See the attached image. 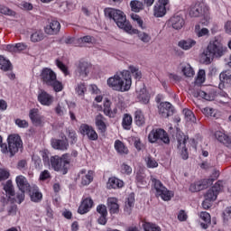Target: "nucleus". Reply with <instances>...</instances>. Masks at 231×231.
<instances>
[{"instance_id": "nucleus-16", "label": "nucleus", "mask_w": 231, "mask_h": 231, "mask_svg": "<svg viewBox=\"0 0 231 231\" xmlns=\"http://www.w3.org/2000/svg\"><path fill=\"white\" fill-rule=\"evenodd\" d=\"M159 115L162 118H169L174 115V106L170 102H162L159 106Z\"/></svg>"}, {"instance_id": "nucleus-50", "label": "nucleus", "mask_w": 231, "mask_h": 231, "mask_svg": "<svg viewBox=\"0 0 231 231\" xmlns=\"http://www.w3.org/2000/svg\"><path fill=\"white\" fill-rule=\"evenodd\" d=\"M131 19L134 20V22L135 23V24H137L139 26V28L143 29V20H142V17H140V15L136 14H131Z\"/></svg>"}, {"instance_id": "nucleus-44", "label": "nucleus", "mask_w": 231, "mask_h": 231, "mask_svg": "<svg viewBox=\"0 0 231 231\" xmlns=\"http://www.w3.org/2000/svg\"><path fill=\"white\" fill-rule=\"evenodd\" d=\"M205 80H206L205 69H199L198 72L197 79L195 80V84L197 86H201V84H203Z\"/></svg>"}, {"instance_id": "nucleus-31", "label": "nucleus", "mask_w": 231, "mask_h": 231, "mask_svg": "<svg viewBox=\"0 0 231 231\" xmlns=\"http://www.w3.org/2000/svg\"><path fill=\"white\" fill-rule=\"evenodd\" d=\"M107 189H122L124 181L118 178L111 177L107 181Z\"/></svg>"}, {"instance_id": "nucleus-7", "label": "nucleus", "mask_w": 231, "mask_h": 231, "mask_svg": "<svg viewBox=\"0 0 231 231\" xmlns=\"http://www.w3.org/2000/svg\"><path fill=\"white\" fill-rule=\"evenodd\" d=\"M209 11L210 9L208 8V6L205 5V4L197 2L189 7L188 14L189 17H192V18L201 17V15H206L207 19H210V17H208Z\"/></svg>"}, {"instance_id": "nucleus-32", "label": "nucleus", "mask_w": 231, "mask_h": 231, "mask_svg": "<svg viewBox=\"0 0 231 231\" xmlns=\"http://www.w3.org/2000/svg\"><path fill=\"white\" fill-rule=\"evenodd\" d=\"M115 149L118 154H129V148L120 140H116Z\"/></svg>"}, {"instance_id": "nucleus-35", "label": "nucleus", "mask_w": 231, "mask_h": 231, "mask_svg": "<svg viewBox=\"0 0 231 231\" xmlns=\"http://www.w3.org/2000/svg\"><path fill=\"white\" fill-rule=\"evenodd\" d=\"M134 122L139 127L145 125V116H143V113L141 110L135 111Z\"/></svg>"}, {"instance_id": "nucleus-49", "label": "nucleus", "mask_w": 231, "mask_h": 231, "mask_svg": "<svg viewBox=\"0 0 231 231\" xmlns=\"http://www.w3.org/2000/svg\"><path fill=\"white\" fill-rule=\"evenodd\" d=\"M183 113L187 122H196V116H194V113L190 111V109L184 108Z\"/></svg>"}, {"instance_id": "nucleus-59", "label": "nucleus", "mask_w": 231, "mask_h": 231, "mask_svg": "<svg viewBox=\"0 0 231 231\" xmlns=\"http://www.w3.org/2000/svg\"><path fill=\"white\" fill-rule=\"evenodd\" d=\"M51 178V174L48 170L42 171V173L40 174V180L42 181H46V180H50Z\"/></svg>"}, {"instance_id": "nucleus-8", "label": "nucleus", "mask_w": 231, "mask_h": 231, "mask_svg": "<svg viewBox=\"0 0 231 231\" xmlns=\"http://www.w3.org/2000/svg\"><path fill=\"white\" fill-rule=\"evenodd\" d=\"M148 140L151 143H156V142H162L166 144L171 143L169 134L162 128L152 129L148 135Z\"/></svg>"}, {"instance_id": "nucleus-55", "label": "nucleus", "mask_w": 231, "mask_h": 231, "mask_svg": "<svg viewBox=\"0 0 231 231\" xmlns=\"http://www.w3.org/2000/svg\"><path fill=\"white\" fill-rule=\"evenodd\" d=\"M86 91H88V88H86V84L84 83H79L76 88V92L78 93V95H80L81 97H83Z\"/></svg>"}, {"instance_id": "nucleus-60", "label": "nucleus", "mask_w": 231, "mask_h": 231, "mask_svg": "<svg viewBox=\"0 0 231 231\" xmlns=\"http://www.w3.org/2000/svg\"><path fill=\"white\" fill-rule=\"evenodd\" d=\"M10 178V172L6 170H0V181H5V180H8Z\"/></svg>"}, {"instance_id": "nucleus-2", "label": "nucleus", "mask_w": 231, "mask_h": 231, "mask_svg": "<svg viewBox=\"0 0 231 231\" xmlns=\"http://www.w3.org/2000/svg\"><path fill=\"white\" fill-rule=\"evenodd\" d=\"M226 53V47L223 45L219 39L215 38L209 42L204 51L205 62L206 64H210L214 59H221Z\"/></svg>"}, {"instance_id": "nucleus-10", "label": "nucleus", "mask_w": 231, "mask_h": 231, "mask_svg": "<svg viewBox=\"0 0 231 231\" xmlns=\"http://www.w3.org/2000/svg\"><path fill=\"white\" fill-rule=\"evenodd\" d=\"M8 145L10 156H14L16 152H19V149H23V140L19 134H11L8 137Z\"/></svg>"}, {"instance_id": "nucleus-51", "label": "nucleus", "mask_w": 231, "mask_h": 231, "mask_svg": "<svg viewBox=\"0 0 231 231\" xmlns=\"http://www.w3.org/2000/svg\"><path fill=\"white\" fill-rule=\"evenodd\" d=\"M203 115H205V116H211L213 118H216V110L214 108H210V107H204L201 109Z\"/></svg>"}, {"instance_id": "nucleus-27", "label": "nucleus", "mask_w": 231, "mask_h": 231, "mask_svg": "<svg viewBox=\"0 0 231 231\" xmlns=\"http://www.w3.org/2000/svg\"><path fill=\"white\" fill-rule=\"evenodd\" d=\"M170 23L174 30H181L185 26V19L181 15H174L170 19Z\"/></svg>"}, {"instance_id": "nucleus-19", "label": "nucleus", "mask_w": 231, "mask_h": 231, "mask_svg": "<svg viewBox=\"0 0 231 231\" xmlns=\"http://www.w3.org/2000/svg\"><path fill=\"white\" fill-rule=\"evenodd\" d=\"M219 89H225V88H231V71L224 70L223 72H221L219 75Z\"/></svg>"}, {"instance_id": "nucleus-38", "label": "nucleus", "mask_w": 231, "mask_h": 231, "mask_svg": "<svg viewBox=\"0 0 231 231\" xmlns=\"http://www.w3.org/2000/svg\"><path fill=\"white\" fill-rule=\"evenodd\" d=\"M195 33L197 37H207L210 35V31L208 28H202L201 25L196 24L195 25Z\"/></svg>"}, {"instance_id": "nucleus-63", "label": "nucleus", "mask_w": 231, "mask_h": 231, "mask_svg": "<svg viewBox=\"0 0 231 231\" xmlns=\"http://www.w3.org/2000/svg\"><path fill=\"white\" fill-rule=\"evenodd\" d=\"M22 10H33V5L28 2H22L20 4Z\"/></svg>"}, {"instance_id": "nucleus-4", "label": "nucleus", "mask_w": 231, "mask_h": 231, "mask_svg": "<svg viewBox=\"0 0 231 231\" xmlns=\"http://www.w3.org/2000/svg\"><path fill=\"white\" fill-rule=\"evenodd\" d=\"M51 167L56 172L60 174H68L69 164L71 163V156L69 153L62 154L61 156L54 155L50 158Z\"/></svg>"}, {"instance_id": "nucleus-54", "label": "nucleus", "mask_w": 231, "mask_h": 231, "mask_svg": "<svg viewBox=\"0 0 231 231\" xmlns=\"http://www.w3.org/2000/svg\"><path fill=\"white\" fill-rule=\"evenodd\" d=\"M56 65L59 69L64 73V75H69V71L68 70V67L64 65V63L59 60H56Z\"/></svg>"}, {"instance_id": "nucleus-17", "label": "nucleus", "mask_w": 231, "mask_h": 231, "mask_svg": "<svg viewBox=\"0 0 231 231\" xmlns=\"http://www.w3.org/2000/svg\"><path fill=\"white\" fill-rule=\"evenodd\" d=\"M93 205H95V202H93V199H91V197L84 196L78 208V213L81 215L88 214V212H89L91 208H93Z\"/></svg>"}, {"instance_id": "nucleus-47", "label": "nucleus", "mask_w": 231, "mask_h": 231, "mask_svg": "<svg viewBox=\"0 0 231 231\" xmlns=\"http://www.w3.org/2000/svg\"><path fill=\"white\" fill-rule=\"evenodd\" d=\"M129 73H132L133 77L136 79V80H140V79H142V71H140V69H138V68L134 67V66H129Z\"/></svg>"}, {"instance_id": "nucleus-42", "label": "nucleus", "mask_w": 231, "mask_h": 231, "mask_svg": "<svg viewBox=\"0 0 231 231\" xmlns=\"http://www.w3.org/2000/svg\"><path fill=\"white\" fill-rule=\"evenodd\" d=\"M181 71L184 76L188 78H192L194 77V69L190 66V64H185L182 66Z\"/></svg>"}, {"instance_id": "nucleus-58", "label": "nucleus", "mask_w": 231, "mask_h": 231, "mask_svg": "<svg viewBox=\"0 0 231 231\" xmlns=\"http://www.w3.org/2000/svg\"><path fill=\"white\" fill-rule=\"evenodd\" d=\"M97 212H98L100 216H107V208L104 204L98 205L97 207Z\"/></svg>"}, {"instance_id": "nucleus-9", "label": "nucleus", "mask_w": 231, "mask_h": 231, "mask_svg": "<svg viewBox=\"0 0 231 231\" xmlns=\"http://www.w3.org/2000/svg\"><path fill=\"white\" fill-rule=\"evenodd\" d=\"M214 178L204 179L202 180H199L189 186L190 192H199V190H203V189H207L219 178V171H215L213 173Z\"/></svg>"}, {"instance_id": "nucleus-40", "label": "nucleus", "mask_w": 231, "mask_h": 231, "mask_svg": "<svg viewBox=\"0 0 231 231\" xmlns=\"http://www.w3.org/2000/svg\"><path fill=\"white\" fill-rule=\"evenodd\" d=\"M32 42H41V41H44V32L42 30L35 31L31 35Z\"/></svg>"}, {"instance_id": "nucleus-25", "label": "nucleus", "mask_w": 231, "mask_h": 231, "mask_svg": "<svg viewBox=\"0 0 231 231\" xmlns=\"http://www.w3.org/2000/svg\"><path fill=\"white\" fill-rule=\"evenodd\" d=\"M199 217L201 219V221H203L200 223L201 228L207 230V228H208L212 223V217H210V213L207 211H201L199 214Z\"/></svg>"}, {"instance_id": "nucleus-1", "label": "nucleus", "mask_w": 231, "mask_h": 231, "mask_svg": "<svg viewBox=\"0 0 231 231\" xmlns=\"http://www.w3.org/2000/svg\"><path fill=\"white\" fill-rule=\"evenodd\" d=\"M107 86L112 88L114 91H120L121 93L129 91L131 86H133L131 73L128 70H123L116 73L107 79Z\"/></svg>"}, {"instance_id": "nucleus-23", "label": "nucleus", "mask_w": 231, "mask_h": 231, "mask_svg": "<svg viewBox=\"0 0 231 231\" xmlns=\"http://www.w3.org/2000/svg\"><path fill=\"white\" fill-rule=\"evenodd\" d=\"M95 124L99 133H101V134H106L107 125H106V117H104L102 114L96 116Z\"/></svg>"}, {"instance_id": "nucleus-18", "label": "nucleus", "mask_w": 231, "mask_h": 231, "mask_svg": "<svg viewBox=\"0 0 231 231\" xmlns=\"http://www.w3.org/2000/svg\"><path fill=\"white\" fill-rule=\"evenodd\" d=\"M169 0H158L153 8L154 17H163L167 14Z\"/></svg>"}, {"instance_id": "nucleus-14", "label": "nucleus", "mask_w": 231, "mask_h": 231, "mask_svg": "<svg viewBox=\"0 0 231 231\" xmlns=\"http://www.w3.org/2000/svg\"><path fill=\"white\" fill-rule=\"evenodd\" d=\"M95 172L91 170L86 171L81 170L78 174V180L80 183L81 187H87V185H89L93 181V175Z\"/></svg>"}, {"instance_id": "nucleus-34", "label": "nucleus", "mask_w": 231, "mask_h": 231, "mask_svg": "<svg viewBox=\"0 0 231 231\" xmlns=\"http://www.w3.org/2000/svg\"><path fill=\"white\" fill-rule=\"evenodd\" d=\"M0 69L3 71H12L14 67L12 66V62L6 60L4 56H0Z\"/></svg>"}, {"instance_id": "nucleus-43", "label": "nucleus", "mask_w": 231, "mask_h": 231, "mask_svg": "<svg viewBox=\"0 0 231 231\" xmlns=\"http://www.w3.org/2000/svg\"><path fill=\"white\" fill-rule=\"evenodd\" d=\"M180 48H182V50H190L192 46H196V41L194 40H187V41H181L179 42Z\"/></svg>"}, {"instance_id": "nucleus-62", "label": "nucleus", "mask_w": 231, "mask_h": 231, "mask_svg": "<svg viewBox=\"0 0 231 231\" xmlns=\"http://www.w3.org/2000/svg\"><path fill=\"white\" fill-rule=\"evenodd\" d=\"M224 221H230L231 223V207H228L224 211Z\"/></svg>"}, {"instance_id": "nucleus-64", "label": "nucleus", "mask_w": 231, "mask_h": 231, "mask_svg": "<svg viewBox=\"0 0 231 231\" xmlns=\"http://www.w3.org/2000/svg\"><path fill=\"white\" fill-rule=\"evenodd\" d=\"M134 145L137 151L143 149V143H142V141L140 140V138H134Z\"/></svg>"}, {"instance_id": "nucleus-26", "label": "nucleus", "mask_w": 231, "mask_h": 231, "mask_svg": "<svg viewBox=\"0 0 231 231\" xmlns=\"http://www.w3.org/2000/svg\"><path fill=\"white\" fill-rule=\"evenodd\" d=\"M107 207L110 214H118L120 212V205H118V199L110 197L107 199Z\"/></svg>"}, {"instance_id": "nucleus-3", "label": "nucleus", "mask_w": 231, "mask_h": 231, "mask_svg": "<svg viewBox=\"0 0 231 231\" xmlns=\"http://www.w3.org/2000/svg\"><path fill=\"white\" fill-rule=\"evenodd\" d=\"M40 79L42 84L52 88L55 93H60L64 89V85L57 79V74L51 69L44 68L41 71Z\"/></svg>"}, {"instance_id": "nucleus-22", "label": "nucleus", "mask_w": 231, "mask_h": 231, "mask_svg": "<svg viewBox=\"0 0 231 231\" xmlns=\"http://www.w3.org/2000/svg\"><path fill=\"white\" fill-rule=\"evenodd\" d=\"M89 71H91V65L88 61L80 60L78 64L77 72L79 77L86 79L88 75H89Z\"/></svg>"}, {"instance_id": "nucleus-53", "label": "nucleus", "mask_w": 231, "mask_h": 231, "mask_svg": "<svg viewBox=\"0 0 231 231\" xmlns=\"http://www.w3.org/2000/svg\"><path fill=\"white\" fill-rule=\"evenodd\" d=\"M0 14L4 15H15V13L5 5H0Z\"/></svg>"}, {"instance_id": "nucleus-52", "label": "nucleus", "mask_w": 231, "mask_h": 231, "mask_svg": "<svg viewBox=\"0 0 231 231\" xmlns=\"http://www.w3.org/2000/svg\"><path fill=\"white\" fill-rule=\"evenodd\" d=\"M14 123L21 128V129H26L30 125L28 121L21 118L15 119Z\"/></svg>"}, {"instance_id": "nucleus-41", "label": "nucleus", "mask_w": 231, "mask_h": 231, "mask_svg": "<svg viewBox=\"0 0 231 231\" xmlns=\"http://www.w3.org/2000/svg\"><path fill=\"white\" fill-rule=\"evenodd\" d=\"M130 6L132 9V12L138 13L143 9V3L138 0H134V1H131Z\"/></svg>"}, {"instance_id": "nucleus-30", "label": "nucleus", "mask_w": 231, "mask_h": 231, "mask_svg": "<svg viewBox=\"0 0 231 231\" xmlns=\"http://www.w3.org/2000/svg\"><path fill=\"white\" fill-rule=\"evenodd\" d=\"M215 138H217V140L220 142V143H224V145H231V137H228V135H226L222 131H217L215 133Z\"/></svg>"}, {"instance_id": "nucleus-5", "label": "nucleus", "mask_w": 231, "mask_h": 231, "mask_svg": "<svg viewBox=\"0 0 231 231\" xmlns=\"http://www.w3.org/2000/svg\"><path fill=\"white\" fill-rule=\"evenodd\" d=\"M106 14H107L110 19H113L118 28L125 30L127 33H131L132 25L127 22V18L124 12L118 9L108 8L106 9Z\"/></svg>"}, {"instance_id": "nucleus-39", "label": "nucleus", "mask_w": 231, "mask_h": 231, "mask_svg": "<svg viewBox=\"0 0 231 231\" xmlns=\"http://www.w3.org/2000/svg\"><path fill=\"white\" fill-rule=\"evenodd\" d=\"M143 228L144 231H162V227L152 222H143Z\"/></svg>"}, {"instance_id": "nucleus-56", "label": "nucleus", "mask_w": 231, "mask_h": 231, "mask_svg": "<svg viewBox=\"0 0 231 231\" xmlns=\"http://www.w3.org/2000/svg\"><path fill=\"white\" fill-rule=\"evenodd\" d=\"M31 199H32V201H34V203H39V201H41L42 199V193H41L39 191L32 192V194L31 196Z\"/></svg>"}, {"instance_id": "nucleus-33", "label": "nucleus", "mask_w": 231, "mask_h": 231, "mask_svg": "<svg viewBox=\"0 0 231 231\" xmlns=\"http://www.w3.org/2000/svg\"><path fill=\"white\" fill-rule=\"evenodd\" d=\"M139 100L143 102V104H149V100H151V97L149 93H147V89L145 88H141L140 90H136Z\"/></svg>"}, {"instance_id": "nucleus-45", "label": "nucleus", "mask_w": 231, "mask_h": 231, "mask_svg": "<svg viewBox=\"0 0 231 231\" xmlns=\"http://www.w3.org/2000/svg\"><path fill=\"white\" fill-rule=\"evenodd\" d=\"M4 190H5L7 196L9 198H12V196H15V189H14V185L12 184V181L8 180L6 184L4 187Z\"/></svg>"}, {"instance_id": "nucleus-12", "label": "nucleus", "mask_w": 231, "mask_h": 231, "mask_svg": "<svg viewBox=\"0 0 231 231\" xmlns=\"http://www.w3.org/2000/svg\"><path fill=\"white\" fill-rule=\"evenodd\" d=\"M79 133L83 136H87V138H88V140H91L92 142L98 140V134H97V131L95 130V128H93V126L88 124H82L79 126Z\"/></svg>"}, {"instance_id": "nucleus-61", "label": "nucleus", "mask_w": 231, "mask_h": 231, "mask_svg": "<svg viewBox=\"0 0 231 231\" xmlns=\"http://www.w3.org/2000/svg\"><path fill=\"white\" fill-rule=\"evenodd\" d=\"M67 134H68L69 138H70V140H72V142L77 141V133L75 132V130L68 128Z\"/></svg>"}, {"instance_id": "nucleus-48", "label": "nucleus", "mask_w": 231, "mask_h": 231, "mask_svg": "<svg viewBox=\"0 0 231 231\" xmlns=\"http://www.w3.org/2000/svg\"><path fill=\"white\" fill-rule=\"evenodd\" d=\"M145 163L148 169H156V167H158V162H156L151 155H148L145 158Z\"/></svg>"}, {"instance_id": "nucleus-37", "label": "nucleus", "mask_w": 231, "mask_h": 231, "mask_svg": "<svg viewBox=\"0 0 231 231\" xmlns=\"http://www.w3.org/2000/svg\"><path fill=\"white\" fill-rule=\"evenodd\" d=\"M131 125H133V116L129 114H125L123 116L122 126L126 129V131H129Z\"/></svg>"}, {"instance_id": "nucleus-36", "label": "nucleus", "mask_w": 231, "mask_h": 231, "mask_svg": "<svg viewBox=\"0 0 231 231\" xmlns=\"http://www.w3.org/2000/svg\"><path fill=\"white\" fill-rule=\"evenodd\" d=\"M129 33L138 34V38L140 41H142V42H151V35L147 34V32H139L138 30L133 29L132 27L131 32Z\"/></svg>"}, {"instance_id": "nucleus-46", "label": "nucleus", "mask_w": 231, "mask_h": 231, "mask_svg": "<svg viewBox=\"0 0 231 231\" xmlns=\"http://www.w3.org/2000/svg\"><path fill=\"white\" fill-rule=\"evenodd\" d=\"M133 207H134V197H129L125 204V211L131 214Z\"/></svg>"}, {"instance_id": "nucleus-24", "label": "nucleus", "mask_w": 231, "mask_h": 231, "mask_svg": "<svg viewBox=\"0 0 231 231\" xmlns=\"http://www.w3.org/2000/svg\"><path fill=\"white\" fill-rule=\"evenodd\" d=\"M15 181L21 192H26L30 190V183H28V180L26 179V177L19 175L16 177Z\"/></svg>"}, {"instance_id": "nucleus-28", "label": "nucleus", "mask_w": 231, "mask_h": 231, "mask_svg": "<svg viewBox=\"0 0 231 231\" xmlns=\"http://www.w3.org/2000/svg\"><path fill=\"white\" fill-rule=\"evenodd\" d=\"M51 145L53 149H56L58 151H68V148L69 147V143H68V139H65V140L53 139L51 141Z\"/></svg>"}, {"instance_id": "nucleus-21", "label": "nucleus", "mask_w": 231, "mask_h": 231, "mask_svg": "<svg viewBox=\"0 0 231 231\" xmlns=\"http://www.w3.org/2000/svg\"><path fill=\"white\" fill-rule=\"evenodd\" d=\"M38 102H40L42 106H51V104H53V96H51L45 90L41 89L38 94Z\"/></svg>"}, {"instance_id": "nucleus-15", "label": "nucleus", "mask_w": 231, "mask_h": 231, "mask_svg": "<svg viewBox=\"0 0 231 231\" xmlns=\"http://www.w3.org/2000/svg\"><path fill=\"white\" fill-rule=\"evenodd\" d=\"M29 118L35 127H42L44 125V116H42L38 108H32L29 112Z\"/></svg>"}, {"instance_id": "nucleus-13", "label": "nucleus", "mask_w": 231, "mask_h": 231, "mask_svg": "<svg viewBox=\"0 0 231 231\" xmlns=\"http://www.w3.org/2000/svg\"><path fill=\"white\" fill-rule=\"evenodd\" d=\"M223 190V181L218 180L210 189L204 195L205 199L209 201H216L217 199V194Z\"/></svg>"}, {"instance_id": "nucleus-20", "label": "nucleus", "mask_w": 231, "mask_h": 231, "mask_svg": "<svg viewBox=\"0 0 231 231\" xmlns=\"http://www.w3.org/2000/svg\"><path fill=\"white\" fill-rule=\"evenodd\" d=\"M44 32L47 35H57V33L60 32V23L57 20H51L49 22V24L44 27Z\"/></svg>"}, {"instance_id": "nucleus-57", "label": "nucleus", "mask_w": 231, "mask_h": 231, "mask_svg": "<svg viewBox=\"0 0 231 231\" xmlns=\"http://www.w3.org/2000/svg\"><path fill=\"white\" fill-rule=\"evenodd\" d=\"M121 172L122 174H131V172H133V168H131V166H129L128 164L123 163L121 165Z\"/></svg>"}, {"instance_id": "nucleus-11", "label": "nucleus", "mask_w": 231, "mask_h": 231, "mask_svg": "<svg viewBox=\"0 0 231 231\" xmlns=\"http://www.w3.org/2000/svg\"><path fill=\"white\" fill-rule=\"evenodd\" d=\"M187 140H189V136L185 134L177 136V143H178L177 149L182 160H189V150L187 149Z\"/></svg>"}, {"instance_id": "nucleus-6", "label": "nucleus", "mask_w": 231, "mask_h": 231, "mask_svg": "<svg viewBox=\"0 0 231 231\" xmlns=\"http://www.w3.org/2000/svg\"><path fill=\"white\" fill-rule=\"evenodd\" d=\"M151 180L156 190L157 198L162 199L163 201H171V199H172V196H174L172 191L165 188V186H163V183H162L160 180H157L156 178L152 177Z\"/></svg>"}, {"instance_id": "nucleus-29", "label": "nucleus", "mask_w": 231, "mask_h": 231, "mask_svg": "<svg viewBox=\"0 0 231 231\" xmlns=\"http://www.w3.org/2000/svg\"><path fill=\"white\" fill-rule=\"evenodd\" d=\"M103 113H104V115H106V116H109V118H115V116H116V114L118 113V108L114 107L112 109L111 108V101L106 100L104 103Z\"/></svg>"}]
</instances>
